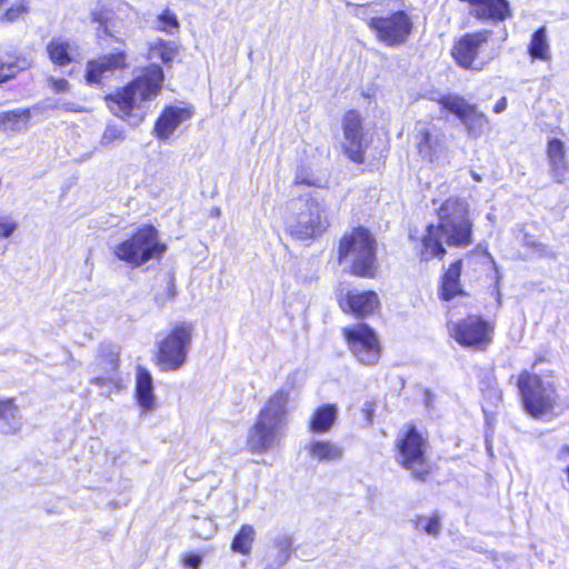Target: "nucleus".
Segmentation results:
<instances>
[{
	"mask_svg": "<svg viewBox=\"0 0 569 569\" xmlns=\"http://www.w3.org/2000/svg\"><path fill=\"white\" fill-rule=\"evenodd\" d=\"M522 244L531 249L533 253L538 254L539 257H555V253L551 252L546 244L528 233L523 234Z\"/></svg>",
	"mask_w": 569,
	"mask_h": 569,
	"instance_id": "c9c22d12",
	"label": "nucleus"
},
{
	"mask_svg": "<svg viewBox=\"0 0 569 569\" xmlns=\"http://www.w3.org/2000/svg\"><path fill=\"white\" fill-rule=\"evenodd\" d=\"M31 61L23 56H7L0 58V83L14 78L19 72L27 70Z\"/></svg>",
	"mask_w": 569,
	"mask_h": 569,
	"instance_id": "c85d7f7f",
	"label": "nucleus"
},
{
	"mask_svg": "<svg viewBox=\"0 0 569 569\" xmlns=\"http://www.w3.org/2000/svg\"><path fill=\"white\" fill-rule=\"evenodd\" d=\"M339 262L350 263L351 272L362 278H375L377 272L376 240L362 228L346 233L339 243Z\"/></svg>",
	"mask_w": 569,
	"mask_h": 569,
	"instance_id": "0eeeda50",
	"label": "nucleus"
},
{
	"mask_svg": "<svg viewBox=\"0 0 569 569\" xmlns=\"http://www.w3.org/2000/svg\"><path fill=\"white\" fill-rule=\"evenodd\" d=\"M289 208L292 216L286 221V230L298 240L317 238L329 227L327 204L317 192L303 193L291 199Z\"/></svg>",
	"mask_w": 569,
	"mask_h": 569,
	"instance_id": "423d86ee",
	"label": "nucleus"
},
{
	"mask_svg": "<svg viewBox=\"0 0 569 569\" xmlns=\"http://www.w3.org/2000/svg\"><path fill=\"white\" fill-rule=\"evenodd\" d=\"M418 153L432 163H442L448 156V143L445 132L432 123L419 121L415 128Z\"/></svg>",
	"mask_w": 569,
	"mask_h": 569,
	"instance_id": "ddd939ff",
	"label": "nucleus"
},
{
	"mask_svg": "<svg viewBox=\"0 0 569 569\" xmlns=\"http://www.w3.org/2000/svg\"><path fill=\"white\" fill-rule=\"evenodd\" d=\"M191 117V112L187 108L169 106L163 109L158 117L153 134L160 140H167L174 130Z\"/></svg>",
	"mask_w": 569,
	"mask_h": 569,
	"instance_id": "6ab92c4d",
	"label": "nucleus"
},
{
	"mask_svg": "<svg viewBox=\"0 0 569 569\" xmlns=\"http://www.w3.org/2000/svg\"><path fill=\"white\" fill-rule=\"evenodd\" d=\"M470 6V14L479 20L503 21L510 16L507 0H460Z\"/></svg>",
	"mask_w": 569,
	"mask_h": 569,
	"instance_id": "aec40b11",
	"label": "nucleus"
},
{
	"mask_svg": "<svg viewBox=\"0 0 569 569\" xmlns=\"http://www.w3.org/2000/svg\"><path fill=\"white\" fill-rule=\"evenodd\" d=\"M193 326L181 322L158 342L156 363L162 371L180 369L186 360L192 342Z\"/></svg>",
	"mask_w": 569,
	"mask_h": 569,
	"instance_id": "1a4fd4ad",
	"label": "nucleus"
},
{
	"mask_svg": "<svg viewBox=\"0 0 569 569\" xmlns=\"http://www.w3.org/2000/svg\"><path fill=\"white\" fill-rule=\"evenodd\" d=\"M469 203L462 198H448L438 209V226L429 224L421 240L420 260L441 259L446 254L443 242L466 247L472 242V221Z\"/></svg>",
	"mask_w": 569,
	"mask_h": 569,
	"instance_id": "f257e3e1",
	"label": "nucleus"
},
{
	"mask_svg": "<svg viewBox=\"0 0 569 569\" xmlns=\"http://www.w3.org/2000/svg\"><path fill=\"white\" fill-rule=\"evenodd\" d=\"M8 3H9V0H0V8Z\"/></svg>",
	"mask_w": 569,
	"mask_h": 569,
	"instance_id": "4d7b16f0",
	"label": "nucleus"
},
{
	"mask_svg": "<svg viewBox=\"0 0 569 569\" xmlns=\"http://www.w3.org/2000/svg\"><path fill=\"white\" fill-rule=\"evenodd\" d=\"M18 224L14 220L0 216V237L9 238L17 229Z\"/></svg>",
	"mask_w": 569,
	"mask_h": 569,
	"instance_id": "c03bdc74",
	"label": "nucleus"
},
{
	"mask_svg": "<svg viewBox=\"0 0 569 569\" xmlns=\"http://www.w3.org/2000/svg\"><path fill=\"white\" fill-rule=\"evenodd\" d=\"M525 411L533 417L559 416L569 408V400L562 398L551 376L541 377L523 371L517 382Z\"/></svg>",
	"mask_w": 569,
	"mask_h": 569,
	"instance_id": "7ed1b4c3",
	"label": "nucleus"
},
{
	"mask_svg": "<svg viewBox=\"0 0 569 569\" xmlns=\"http://www.w3.org/2000/svg\"><path fill=\"white\" fill-rule=\"evenodd\" d=\"M47 52L50 60L56 66L64 67L74 60L76 54L78 53V47L76 42L69 39L54 37L48 43Z\"/></svg>",
	"mask_w": 569,
	"mask_h": 569,
	"instance_id": "4be33fe9",
	"label": "nucleus"
},
{
	"mask_svg": "<svg viewBox=\"0 0 569 569\" xmlns=\"http://www.w3.org/2000/svg\"><path fill=\"white\" fill-rule=\"evenodd\" d=\"M178 52V47L173 41L156 39L149 44V59L161 60L163 63L171 62Z\"/></svg>",
	"mask_w": 569,
	"mask_h": 569,
	"instance_id": "c756f323",
	"label": "nucleus"
},
{
	"mask_svg": "<svg viewBox=\"0 0 569 569\" xmlns=\"http://www.w3.org/2000/svg\"><path fill=\"white\" fill-rule=\"evenodd\" d=\"M548 158L552 176L558 183H563L567 172V162L565 159V147L561 140L551 139L548 143Z\"/></svg>",
	"mask_w": 569,
	"mask_h": 569,
	"instance_id": "393cba45",
	"label": "nucleus"
},
{
	"mask_svg": "<svg viewBox=\"0 0 569 569\" xmlns=\"http://www.w3.org/2000/svg\"><path fill=\"white\" fill-rule=\"evenodd\" d=\"M345 151L350 160L363 162V137L361 118L355 110L348 111L343 117Z\"/></svg>",
	"mask_w": 569,
	"mask_h": 569,
	"instance_id": "dca6fc26",
	"label": "nucleus"
},
{
	"mask_svg": "<svg viewBox=\"0 0 569 569\" xmlns=\"http://www.w3.org/2000/svg\"><path fill=\"white\" fill-rule=\"evenodd\" d=\"M412 523L416 529L421 530L432 537L439 536L442 528L440 517L437 513L430 517L417 516L415 519H412Z\"/></svg>",
	"mask_w": 569,
	"mask_h": 569,
	"instance_id": "473e14b6",
	"label": "nucleus"
},
{
	"mask_svg": "<svg viewBox=\"0 0 569 569\" xmlns=\"http://www.w3.org/2000/svg\"><path fill=\"white\" fill-rule=\"evenodd\" d=\"M450 336L462 347L485 350L492 341L493 327L479 316L450 322Z\"/></svg>",
	"mask_w": 569,
	"mask_h": 569,
	"instance_id": "9b49d317",
	"label": "nucleus"
},
{
	"mask_svg": "<svg viewBox=\"0 0 569 569\" xmlns=\"http://www.w3.org/2000/svg\"><path fill=\"white\" fill-rule=\"evenodd\" d=\"M158 230L150 224L139 228L130 238L113 248V254L131 268H138L151 259L160 258L166 251Z\"/></svg>",
	"mask_w": 569,
	"mask_h": 569,
	"instance_id": "6e6552de",
	"label": "nucleus"
},
{
	"mask_svg": "<svg viewBox=\"0 0 569 569\" xmlns=\"http://www.w3.org/2000/svg\"><path fill=\"white\" fill-rule=\"evenodd\" d=\"M201 556L197 553H189L184 558V566L191 568V569H198L201 565Z\"/></svg>",
	"mask_w": 569,
	"mask_h": 569,
	"instance_id": "49530a36",
	"label": "nucleus"
},
{
	"mask_svg": "<svg viewBox=\"0 0 569 569\" xmlns=\"http://www.w3.org/2000/svg\"><path fill=\"white\" fill-rule=\"evenodd\" d=\"M372 411H373L372 406L370 403H366L365 408H363V412L366 415L368 423H371V421H372Z\"/></svg>",
	"mask_w": 569,
	"mask_h": 569,
	"instance_id": "603ef678",
	"label": "nucleus"
},
{
	"mask_svg": "<svg viewBox=\"0 0 569 569\" xmlns=\"http://www.w3.org/2000/svg\"><path fill=\"white\" fill-rule=\"evenodd\" d=\"M506 108H507V99L503 97V98H500V99L496 102V104H495V107H493V111H495L496 113H500V112L505 111V110H506Z\"/></svg>",
	"mask_w": 569,
	"mask_h": 569,
	"instance_id": "3c124183",
	"label": "nucleus"
},
{
	"mask_svg": "<svg viewBox=\"0 0 569 569\" xmlns=\"http://www.w3.org/2000/svg\"><path fill=\"white\" fill-rule=\"evenodd\" d=\"M556 459L560 462L569 461V445H563L556 453Z\"/></svg>",
	"mask_w": 569,
	"mask_h": 569,
	"instance_id": "09e8293b",
	"label": "nucleus"
},
{
	"mask_svg": "<svg viewBox=\"0 0 569 569\" xmlns=\"http://www.w3.org/2000/svg\"><path fill=\"white\" fill-rule=\"evenodd\" d=\"M29 117H30V111L28 109H23V110H13V111L4 112V113H2L1 119L3 121H9V122H18L20 120L26 122L29 119Z\"/></svg>",
	"mask_w": 569,
	"mask_h": 569,
	"instance_id": "37998d69",
	"label": "nucleus"
},
{
	"mask_svg": "<svg viewBox=\"0 0 569 569\" xmlns=\"http://www.w3.org/2000/svg\"><path fill=\"white\" fill-rule=\"evenodd\" d=\"M193 531L200 538L208 539L216 532V526L211 519H197Z\"/></svg>",
	"mask_w": 569,
	"mask_h": 569,
	"instance_id": "79ce46f5",
	"label": "nucleus"
},
{
	"mask_svg": "<svg viewBox=\"0 0 569 569\" xmlns=\"http://www.w3.org/2000/svg\"><path fill=\"white\" fill-rule=\"evenodd\" d=\"M19 409L12 399L0 400V432L12 435L20 430Z\"/></svg>",
	"mask_w": 569,
	"mask_h": 569,
	"instance_id": "a878e982",
	"label": "nucleus"
},
{
	"mask_svg": "<svg viewBox=\"0 0 569 569\" xmlns=\"http://www.w3.org/2000/svg\"><path fill=\"white\" fill-rule=\"evenodd\" d=\"M136 398L143 410L151 411L154 409L153 379L149 370L140 366L136 376Z\"/></svg>",
	"mask_w": 569,
	"mask_h": 569,
	"instance_id": "5701e85b",
	"label": "nucleus"
},
{
	"mask_svg": "<svg viewBox=\"0 0 569 569\" xmlns=\"http://www.w3.org/2000/svg\"><path fill=\"white\" fill-rule=\"evenodd\" d=\"M338 418L336 405L326 403L318 407L310 418L309 429L315 433L328 432Z\"/></svg>",
	"mask_w": 569,
	"mask_h": 569,
	"instance_id": "b1692460",
	"label": "nucleus"
},
{
	"mask_svg": "<svg viewBox=\"0 0 569 569\" xmlns=\"http://www.w3.org/2000/svg\"><path fill=\"white\" fill-rule=\"evenodd\" d=\"M127 67V54L123 51L108 53L87 63L86 80L90 84H100L114 70Z\"/></svg>",
	"mask_w": 569,
	"mask_h": 569,
	"instance_id": "f3484780",
	"label": "nucleus"
},
{
	"mask_svg": "<svg viewBox=\"0 0 569 569\" xmlns=\"http://www.w3.org/2000/svg\"><path fill=\"white\" fill-rule=\"evenodd\" d=\"M44 108L62 110V111H70V112H81L83 110L81 107H79L74 102L67 101L66 99H62V98L47 99L44 101Z\"/></svg>",
	"mask_w": 569,
	"mask_h": 569,
	"instance_id": "4c0bfd02",
	"label": "nucleus"
},
{
	"mask_svg": "<svg viewBox=\"0 0 569 569\" xmlns=\"http://www.w3.org/2000/svg\"><path fill=\"white\" fill-rule=\"evenodd\" d=\"M163 79L162 68L157 63L150 64L122 89L107 97L109 109L132 126L139 124L147 112L144 103L159 94Z\"/></svg>",
	"mask_w": 569,
	"mask_h": 569,
	"instance_id": "f03ea898",
	"label": "nucleus"
},
{
	"mask_svg": "<svg viewBox=\"0 0 569 569\" xmlns=\"http://www.w3.org/2000/svg\"><path fill=\"white\" fill-rule=\"evenodd\" d=\"M443 109L453 113L465 126L468 134L473 138L480 137L488 127V118L478 111L475 104L458 94L449 93L439 99Z\"/></svg>",
	"mask_w": 569,
	"mask_h": 569,
	"instance_id": "4468645a",
	"label": "nucleus"
},
{
	"mask_svg": "<svg viewBox=\"0 0 569 569\" xmlns=\"http://www.w3.org/2000/svg\"><path fill=\"white\" fill-rule=\"evenodd\" d=\"M92 20L99 23L97 34L99 38L103 36H112L109 12H92Z\"/></svg>",
	"mask_w": 569,
	"mask_h": 569,
	"instance_id": "a19ab883",
	"label": "nucleus"
},
{
	"mask_svg": "<svg viewBox=\"0 0 569 569\" xmlns=\"http://www.w3.org/2000/svg\"><path fill=\"white\" fill-rule=\"evenodd\" d=\"M369 10L368 26L380 42L398 47L408 40L413 22L403 0H382L370 4Z\"/></svg>",
	"mask_w": 569,
	"mask_h": 569,
	"instance_id": "20e7f679",
	"label": "nucleus"
},
{
	"mask_svg": "<svg viewBox=\"0 0 569 569\" xmlns=\"http://www.w3.org/2000/svg\"><path fill=\"white\" fill-rule=\"evenodd\" d=\"M488 387L490 388L489 390V396L491 398H493L495 400H500L501 399V391L498 390L493 385L496 383V379L492 375H488Z\"/></svg>",
	"mask_w": 569,
	"mask_h": 569,
	"instance_id": "de8ad7c7",
	"label": "nucleus"
},
{
	"mask_svg": "<svg viewBox=\"0 0 569 569\" xmlns=\"http://www.w3.org/2000/svg\"><path fill=\"white\" fill-rule=\"evenodd\" d=\"M289 392L280 389L267 401L248 433V447L253 453H262L280 442L287 419Z\"/></svg>",
	"mask_w": 569,
	"mask_h": 569,
	"instance_id": "39448f33",
	"label": "nucleus"
},
{
	"mask_svg": "<svg viewBox=\"0 0 569 569\" xmlns=\"http://www.w3.org/2000/svg\"><path fill=\"white\" fill-rule=\"evenodd\" d=\"M491 34L489 30H482L463 36L452 49V56L457 63L465 68L480 71L492 59L478 60L480 48L488 42Z\"/></svg>",
	"mask_w": 569,
	"mask_h": 569,
	"instance_id": "2eb2a0df",
	"label": "nucleus"
},
{
	"mask_svg": "<svg viewBox=\"0 0 569 569\" xmlns=\"http://www.w3.org/2000/svg\"><path fill=\"white\" fill-rule=\"evenodd\" d=\"M343 337L353 356L363 365H373L380 358V345L376 332L367 323L343 328Z\"/></svg>",
	"mask_w": 569,
	"mask_h": 569,
	"instance_id": "f8f14e48",
	"label": "nucleus"
},
{
	"mask_svg": "<svg viewBox=\"0 0 569 569\" xmlns=\"http://www.w3.org/2000/svg\"><path fill=\"white\" fill-rule=\"evenodd\" d=\"M211 212H212L213 216L218 217L220 214V209L219 208H214V209H212Z\"/></svg>",
	"mask_w": 569,
	"mask_h": 569,
	"instance_id": "6e6d98bb",
	"label": "nucleus"
},
{
	"mask_svg": "<svg viewBox=\"0 0 569 569\" xmlns=\"http://www.w3.org/2000/svg\"><path fill=\"white\" fill-rule=\"evenodd\" d=\"M273 546L278 549V560L284 563L290 556L292 539L290 536L282 533L273 539Z\"/></svg>",
	"mask_w": 569,
	"mask_h": 569,
	"instance_id": "f704fd0d",
	"label": "nucleus"
},
{
	"mask_svg": "<svg viewBox=\"0 0 569 569\" xmlns=\"http://www.w3.org/2000/svg\"><path fill=\"white\" fill-rule=\"evenodd\" d=\"M432 400H433V395H432L429 390H427V391L425 392V402H426V406H427V407H430V405H431Z\"/></svg>",
	"mask_w": 569,
	"mask_h": 569,
	"instance_id": "864d4df0",
	"label": "nucleus"
},
{
	"mask_svg": "<svg viewBox=\"0 0 569 569\" xmlns=\"http://www.w3.org/2000/svg\"><path fill=\"white\" fill-rule=\"evenodd\" d=\"M97 366L103 369L106 375L94 377L91 382L99 387L117 388L120 381L118 351L113 347H102L97 358Z\"/></svg>",
	"mask_w": 569,
	"mask_h": 569,
	"instance_id": "a211bd4d",
	"label": "nucleus"
},
{
	"mask_svg": "<svg viewBox=\"0 0 569 569\" xmlns=\"http://www.w3.org/2000/svg\"><path fill=\"white\" fill-rule=\"evenodd\" d=\"M28 12V1L27 0H18L12 3L1 17V20L7 22H13L19 17Z\"/></svg>",
	"mask_w": 569,
	"mask_h": 569,
	"instance_id": "e433bc0d",
	"label": "nucleus"
},
{
	"mask_svg": "<svg viewBox=\"0 0 569 569\" xmlns=\"http://www.w3.org/2000/svg\"><path fill=\"white\" fill-rule=\"evenodd\" d=\"M159 29L162 31H166L168 33H171L172 29L179 28V21L174 13H172L170 10H164L159 17Z\"/></svg>",
	"mask_w": 569,
	"mask_h": 569,
	"instance_id": "ea45409f",
	"label": "nucleus"
},
{
	"mask_svg": "<svg viewBox=\"0 0 569 569\" xmlns=\"http://www.w3.org/2000/svg\"><path fill=\"white\" fill-rule=\"evenodd\" d=\"M295 184H306L308 187L323 188L326 181L319 177H316L313 172H311L308 168L301 167L296 172Z\"/></svg>",
	"mask_w": 569,
	"mask_h": 569,
	"instance_id": "72a5a7b5",
	"label": "nucleus"
},
{
	"mask_svg": "<svg viewBox=\"0 0 569 569\" xmlns=\"http://www.w3.org/2000/svg\"><path fill=\"white\" fill-rule=\"evenodd\" d=\"M529 54L539 60H549V43L547 39V30L545 27L533 32L528 48Z\"/></svg>",
	"mask_w": 569,
	"mask_h": 569,
	"instance_id": "7c9ffc66",
	"label": "nucleus"
},
{
	"mask_svg": "<svg viewBox=\"0 0 569 569\" xmlns=\"http://www.w3.org/2000/svg\"><path fill=\"white\" fill-rule=\"evenodd\" d=\"M462 269V260H457L452 264L449 266L447 271L442 277L441 283V298L443 300H450L457 295L462 293L460 287V276Z\"/></svg>",
	"mask_w": 569,
	"mask_h": 569,
	"instance_id": "bb28decb",
	"label": "nucleus"
},
{
	"mask_svg": "<svg viewBox=\"0 0 569 569\" xmlns=\"http://www.w3.org/2000/svg\"><path fill=\"white\" fill-rule=\"evenodd\" d=\"M397 461L411 476L425 480L430 472V465L425 456L426 441L415 427L409 428L397 442Z\"/></svg>",
	"mask_w": 569,
	"mask_h": 569,
	"instance_id": "9d476101",
	"label": "nucleus"
},
{
	"mask_svg": "<svg viewBox=\"0 0 569 569\" xmlns=\"http://www.w3.org/2000/svg\"><path fill=\"white\" fill-rule=\"evenodd\" d=\"M176 297V286L173 277H169L168 288H167V300L173 299Z\"/></svg>",
	"mask_w": 569,
	"mask_h": 569,
	"instance_id": "8fccbe9b",
	"label": "nucleus"
},
{
	"mask_svg": "<svg viewBox=\"0 0 569 569\" xmlns=\"http://www.w3.org/2000/svg\"><path fill=\"white\" fill-rule=\"evenodd\" d=\"M123 139H124V131L122 128L114 126V124H108L102 133L100 142L102 146H109L113 141H120Z\"/></svg>",
	"mask_w": 569,
	"mask_h": 569,
	"instance_id": "58836bf2",
	"label": "nucleus"
},
{
	"mask_svg": "<svg viewBox=\"0 0 569 569\" xmlns=\"http://www.w3.org/2000/svg\"><path fill=\"white\" fill-rule=\"evenodd\" d=\"M48 82L50 89L56 93H64L70 90V83L66 79H56L50 77Z\"/></svg>",
	"mask_w": 569,
	"mask_h": 569,
	"instance_id": "a18cd8bd",
	"label": "nucleus"
},
{
	"mask_svg": "<svg viewBox=\"0 0 569 569\" xmlns=\"http://www.w3.org/2000/svg\"><path fill=\"white\" fill-rule=\"evenodd\" d=\"M378 305L379 300L375 291H349L346 296L345 305L341 302L343 309L347 306L357 317H366L372 313L378 308Z\"/></svg>",
	"mask_w": 569,
	"mask_h": 569,
	"instance_id": "412c9836",
	"label": "nucleus"
},
{
	"mask_svg": "<svg viewBox=\"0 0 569 569\" xmlns=\"http://www.w3.org/2000/svg\"><path fill=\"white\" fill-rule=\"evenodd\" d=\"M308 452L311 458L318 461H336L342 458L343 448L331 441H313L308 447Z\"/></svg>",
	"mask_w": 569,
	"mask_h": 569,
	"instance_id": "cd10ccee",
	"label": "nucleus"
},
{
	"mask_svg": "<svg viewBox=\"0 0 569 569\" xmlns=\"http://www.w3.org/2000/svg\"><path fill=\"white\" fill-rule=\"evenodd\" d=\"M471 176H472V178H473L475 180H477V181H480V180H481V177H480L477 172H475V171H472V172H471Z\"/></svg>",
	"mask_w": 569,
	"mask_h": 569,
	"instance_id": "5fc2aeb1",
	"label": "nucleus"
},
{
	"mask_svg": "<svg viewBox=\"0 0 569 569\" xmlns=\"http://www.w3.org/2000/svg\"><path fill=\"white\" fill-rule=\"evenodd\" d=\"M256 538V531L251 525H242L231 542L232 551L241 555L251 552L252 543Z\"/></svg>",
	"mask_w": 569,
	"mask_h": 569,
	"instance_id": "2f4dec72",
	"label": "nucleus"
}]
</instances>
